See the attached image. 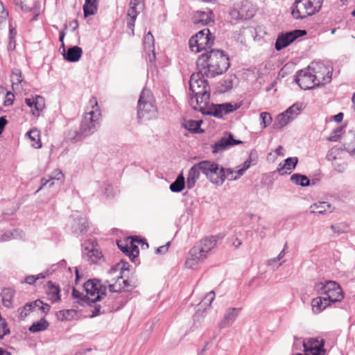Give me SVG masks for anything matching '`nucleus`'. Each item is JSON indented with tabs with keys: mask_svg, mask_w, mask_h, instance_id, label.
<instances>
[{
	"mask_svg": "<svg viewBox=\"0 0 355 355\" xmlns=\"http://www.w3.org/2000/svg\"><path fill=\"white\" fill-rule=\"evenodd\" d=\"M230 58L225 51L211 49L198 56L196 69L207 78H214L225 73L230 67Z\"/></svg>",
	"mask_w": 355,
	"mask_h": 355,
	"instance_id": "1",
	"label": "nucleus"
},
{
	"mask_svg": "<svg viewBox=\"0 0 355 355\" xmlns=\"http://www.w3.org/2000/svg\"><path fill=\"white\" fill-rule=\"evenodd\" d=\"M224 168L215 162L202 160L193 165L188 172L187 187L192 189L200 178V173L212 184L220 186L225 182Z\"/></svg>",
	"mask_w": 355,
	"mask_h": 355,
	"instance_id": "2",
	"label": "nucleus"
},
{
	"mask_svg": "<svg viewBox=\"0 0 355 355\" xmlns=\"http://www.w3.org/2000/svg\"><path fill=\"white\" fill-rule=\"evenodd\" d=\"M332 71L323 63L318 62L299 71L295 82L302 89H311L317 86L325 85L331 80Z\"/></svg>",
	"mask_w": 355,
	"mask_h": 355,
	"instance_id": "3",
	"label": "nucleus"
},
{
	"mask_svg": "<svg viewBox=\"0 0 355 355\" xmlns=\"http://www.w3.org/2000/svg\"><path fill=\"white\" fill-rule=\"evenodd\" d=\"M220 235L206 236L193 246L189 250V258L185 261L188 268H194L198 263L202 262L208 256V253L216 247Z\"/></svg>",
	"mask_w": 355,
	"mask_h": 355,
	"instance_id": "4",
	"label": "nucleus"
},
{
	"mask_svg": "<svg viewBox=\"0 0 355 355\" xmlns=\"http://www.w3.org/2000/svg\"><path fill=\"white\" fill-rule=\"evenodd\" d=\"M207 77L200 70L193 73L189 80V89L192 92L198 105L206 106L210 98V88Z\"/></svg>",
	"mask_w": 355,
	"mask_h": 355,
	"instance_id": "5",
	"label": "nucleus"
},
{
	"mask_svg": "<svg viewBox=\"0 0 355 355\" xmlns=\"http://www.w3.org/2000/svg\"><path fill=\"white\" fill-rule=\"evenodd\" d=\"M157 108L150 89L144 88L137 103V117L140 121L150 120L157 115Z\"/></svg>",
	"mask_w": 355,
	"mask_h": 355,
	"instance_id": "6",
	"label": "nucleus"
},
{
	"mask_svg": "<svg viewBox=\"0 0 355 355\" xmlns=\"http://www.w3.org/2000/svg\"><path fill=\"white\" fill-rule=\"evenodd\" d=\"M323 0H295L292 5L291 15L295 19H303L318 12Z\"/></svg>",
	"mask_w": 355,
	"mask_h": 355,
	"instance_id": "7",
	"label": "nucleus"
},
{
	"mask_svg": "<svg viewBox=\"0 0 355 355\" xmlns=\"http://www.w3.org/2000/svg\"><path fill=\"white\" fill-rule=\"evenodd\" d=\"M315 288L318 293L323 295L330 304L341 302L344 298L342 288L335 281L325 280L317 283Z\"/></svg>",
	"mask_w": 355,
	"mask_h": 355,
	"instance_id": "8",
	"label": "nucleus"
},
{
	"mask_svg": "<svg viewBox=\"0 0 355 355\" xmlns=\"http://www.w3.org/2000/svg\"><path fill=\"white\" fill-rule=\"evenodd\" d=\"M215 37L211 33L209 28H204L198 32L194 36H192L189 42V48L191 51L200 53L204 51V53L212 49Z\"/></svg>",
	"mask_w": 355,
	"mask_h": 355,
	"instance_id": "9",
	"label": "nucleus"
},
{
	"mask_svg": "<svg viewBox=\"0 0 355 355\" xmlns=\"http://www.w3.org/2000/svg\"><path fill=\"white\" fill-rule=\"evenodd\" d=\"M92 110L86 112L81 121L79 128L82 135L85 138L96 131V125L100 113L97 111L98 102L96 98H93L90 101Z\"/></svg>",
	"mask_w": 355,
	"mask_h": 355,
	"instance_id": "10",
	"label": "nucleus"
},
{
	"mask_svg": "<svg viewBox=\"0 0 355 355\" xmlns=\"http://www.w3.org/2000/svg\"><path fill=\"white\" fill-rule=\"evenodd\" d=\"M306 34L305 30H294L279 34L275 42V47L277 51H281L293 42L297 38Z\"/></svg>",
	"mask_w": 355,
	"mask_h": 355,
	"instance_id": "11",
	"label": "nucleus"
},
{
	"mask_svg": "<svg viewBox=\"0 0 355 355\" xmlns=\"http://www.w3.org/2000/svg\"><path fill=\"white\" fill-rule=\"evenodd\" d=\"M69 225L71 232L76 235L85 234L89 228V224L86 217L78 211L71 215Z\"/></svg>",
	"mask_w": 355,
	"mask_h": 355,
	"instance_id": "12",
	"label": "nucleus"
},
{
	"mask_svg": "<svg viewBox=\"0 0 355 355\" xmlns=\"http://www.w3.org/2000/svg\"><path fill=\"white\" fill-rule=\"evenodd\" d=\"M240 107V103H225L213 104L209 111L207 112V114L218 119H223L224 116L236 111Z\"/></svg>",
	"mask_w": 355,
	"mask_h": 355,
	"instance_id": "13",
	"label": "nucleus"
},
{
	"mask_svg": "<svg viewBox=\"0 0 355 355\" xmlns=\"http://www.w3.org/2000/svg\"><path fill=\"white\" fill-rule=\"evenodd\" d=\"M242 143V141L235 139L232 133L226 132L223 137L211 146L212 153L214 154L220 153Z\"/></svg>",
	"mask_w": 355,
	"mask_h": 355,
	"instance_id": "14",
	"label": "nucleus"
},
{
	"mask_svg": "<svg viewBox=\"0 0 355 355\" xmlns=\"http://www.w3.org/2000/svg\"><path fill=\"white\" fill-rule=\"evenodd\" d=\"M304 352L307 355H324V340L315 338L303 341Z\"/></svg>",
	"mask_w": 355,
	"mask_h": 355,
	"instance_id": "15",
	"label": "nucleus"
},
{
	"mask_svg": "<svg viewBox=\"0 0 355 355\" xmlns=\"http://www.w3.org/2000/svg\"><path fill=\"white\" fill-rule=\"evenodd\" d=\"M83 257L90 263H97L103 257L102 252L95 248L94 244L90 241H86L82 245Z\"/></svg>",
	"mask_w": 355,
	"mask_h": 355,
	"instance_id": "16",
	"label": "nucleus"
},
{
	"mask_svg": "<svg viewBox=\"0 0 355 355\" xmlns=\"http://www.w3.org/2000/svg\"><path fill=\"white\" fill-rule=\"evenodd\" d=\"M119 308L115 306L112 299L108 298L107 301L104 302L103 306L101 304H95L94 310L92 311L90 318H94L101 314H105L116 311Z\"/></svg>",
	"mask_w": 355,
	"mask_h": 355,
	"instance_id": "17",
	"label": "nucleus"
},
{
	"mask_svg": "<svg viewBox=\"0 0 355 355\" xmlns=\"http://www.w3.org/2000/svg\"><path fill=\"white\" fill-rule=\"evenodd\" d=\"M155 40L151 32H148L144 39V47L146 53H148V58L150 62L155 61Z\"/></svg>",
	"mask_w": 355,
	"mask_h": 355,
	"instance_id": "18",
	"label": "nucleus"
},
{
	"mask_svg": "<svg viewBox=\"0 0 355 355\" xmlns=\"http://www.w3.org/2000/svg\"><path fill=\"white\" fill-rule=\"evenodd\" d=\"M241 309L239 308H230L227 312L225 314L223 320L218 324L220 329H224L231 326L233 322L236 320Z\"/></svg>",
	"mask_w": 355,
	"mask_h": 355,
	"instance_id": "19",
	"label": "nucleus"
},
{
	"mask_svg": "<svg viewBox=\"0 0 355 355\" xmlns=\"http://www.w3.org/2000/svg\"><path fill=\"white\" fill-rule=\"evenodd\" d=\"M212 15L213 12L210 10L207 11H197L193 17V22L195 24L207 25L213 21Z\"/></svg>",
	"mask_w": 355,
	"mask_h": 355,
	"instance_id": "20",
	"label": "nucleus"
},
{
	"mask_svg": "<svg viewBox=\"0 0 355 355\" xmlns=\"http://www.w3.org/2000/svg\"><path fill=\"white\" fill-rule=\"evenodd\" d=\"M82 54V49L78 46H73L69 47L67 51L63 53V57L64 60L68 62H76L80 59Z\"/></svg>",
	"mask_w": 355,
	"mask_h": 355,
	"instance_id": "21",
	"label": "nucleus"
},
{
	"mask_svg": "<svg viewBox=\"0 0 355 355\" xmlns=\"http://www.w3.org/2000/svg\"><path fill=\"white\" fill-rule=\"evenodd\" d=\"M46 294L52 303L58 302L60 300V289L58 285H55L51 281L46 284Z\"/></svg>",
	"mask_w": 355,
	"mask_h": 355,
	"instance_id": "22",
	"label": "nucleus"
},
{
	"mask_svg": "<svg viewBox=\"0 0 355 355\" xmlns=\"http://www.w3.org/2000/svg\"><path fill=\"white\" fill-rule=\"evenodd\" d=\"M331 304L322 295L315 297L311 301L312 310L315 313H319L325 309Z\"/></svg>",
	"mask_w": 355,
	"mask_h": 355,
	"instance_id": "23",
	"label": "nucleus"
},
{
	"mask_svg": "<svg viewBox=\"0 0 355 355\" xmlns=\"http://www.w3.org/2000/svg\"><path fill=\"white\" fill-rule=\"evenodd\" d=\"M311 207H314L315 209H318V211H311V213L317 214L318 215H324L327 213H332L334 209V207H333L330 203L324 201L315 202Z\"/></svg>",
	"mask_w": 355,
	"mask_h": 355,
	"instance_id": "24",
	"label": "nucleus"
},
{
	"mask_svg": "<svg viewBox=\"0 0 355 355\" xmlns=\"http://www.w3.org/2000/svg\"><path fill=\"white\" fill-rule=\"evenodd\" d=\"M15 294V290L12 288H4L1 292L2 302L7 308L12 307V298Z\"/></svg>",
	"mask_w": 355,
	"mask_h": 355,
	"instance_id": "25",
	"label": "nucleus"
},
{
	"mask_svg": "<svg viewBox=\"0 0 355 355\" xmlns=\"http://www.w3.org/2000/svg\"><path fill=\"white\" fill-rule=\"evenodd\" d=\"M298 163V158L297 157H288L284 160V164L282 165L279 164L277 171L280 175H284L282 172L284 169L292 171L294 170Z\"/></svg>",
	"mask_w": 355,
	"mask_h": 355,
	"instance_id": "26",
	"label": "nucleus"
},
{
	"mask_svg": "<svg viewBox=\"0 0 355 355\" xmlns=\"http://www.w3.org/2000/svg\"><path fill=\"white\" fill-rule=\"evenodd\" d=\"M202 123V120H188L182 123V127L192 133H200L203 132L200 128Z\"/></svg>",
	"mask_w": 355,
	"mask_h": 355,
	"instance_id": "27",
	"label": "nucleus"
},
{
	"mask_svg": "<svg viewBox=\"0 0 355 355\" xmlns=\"http://www.w3.org/2000/svg\"><path fill=\"white\" fill-rule=\"evenodd\" d=\"M185 185V178L182 173H180L175 180L170 184L169 189L173 193H180L184 189Z\"/></svg>",
	"mask_w": 355,
	"mask_h": 355,
	"instance_id": "28",
	"label": "nucleus"
},
{
	"mask_svg": "<svg viewBox=\"0 0 355 355\" xmlns=\"http://www.w3.org/2000/svg\"><path fill=\"white\" fill-rule=\"evenodd\" d=\"M98 0H85L83 5V12L85 17L93 15L97 12Z\"/></svg>",
	"mask_w": 355,
	"mask_h": 355,
	"instance_id": "29",
	"label": "nucleus"
},
{
	"mask_svg": "<svg viewBox=\"0 0 355 355\" xmlns=\"http://www.w3.org/2000/svg\"><path fill=\"white\" fill-rule=\"evenodd\" d=\"M100 283V279H93L87 280L83 285L84 289L87 295L94 296L97 294V288Z\"/></svg>",
	"mask_w": 355,
	"mask_h": 355,
	"instance_id": "30",
	"label": "nucleus"
},
{
	"mask_svg": "<svg viewBox=\"0 0 355 355\" xmlns=\"http://www.w3.org/2000/svg\"><path fill=\"white\" fill-rule=\"evenodd\" d=\"M293 119V116L286 114H285V112H284L277 116L274 125L276 128L281 129L286 126Z\"/></svg>",
	"mask_w": 355,
	"mask_h": 355,
	"instance_id": "31",
	"label": "nucleus"
},
{
	"mask_svg": "<svg viewBox=\"0 0 355 355\" xmlns=\"http://www.w3.org/2000/svg\"><path fill=\"white\" fill-rule=\"evenodd\" d=\"M72 296L73 298L78 300V303L81 306H85L86 304L92 306L93 304L91 302V300H92V298H90L87 295H85L75 288L72 290Z\"/></svg>",
	"mask_w": 355,
	"mask_h": 355,
	"instance_id": "32",
	"label": "nucleus"
},
{
	"mask_svg": "<svg viewBox=\"0 0 355 355\" xmlns=\"http://www.w3.org/2000/svg\"><path fill=\"white\" fill-rule=\"evenodd\" d=\"M26 135L32 141V146L35 148H40L42 147V142L40 138V132L36 129H31L26 132Z\"/></svg>",
	"mask_w": 355,
	"mask_h": 355,
	"instance_id": "33",
	"label": "nucleus"
},
{
	"mask_svg": "<svg viewBox=\"0 0 355 355\" xmlns=\"http://www.w3.org/2000/svg\"><path fill=\"white\" fill-rule=\"evenodd\" d=\"M67 141H70L71 143H76L85 139V137L82 135L81 132L79 129L74 128L70 129L65 137Z\"/></svg>",
	"mask_w": 355,
	"mask_h": 355,
	"instance_id": "34",
	"label": "nucleus"
},
{
	"mask_svg": "<svg viewBox=\"0 0 355 355\" xmlns=\"http://www.w3.org/2000/svg\"><path fill=\"white\" fill-rule=\"evenodd\" d=\"M291 181L296 185L307 187L310 184V180L305 175L294 173L291 177Z\"/></svg>",
	"mask_w": 355,
	"mask_h": 355,
	"instance_id": "35",
	"label": "nucleus"
},
{
	"mask_svg": "<svg viewBox=\"0 0 355 355\" xmlns=\"http://www.w3.org/2000/svg\"><path fill=\"white\" fill-rule=\"evenodd\" d=\"M49 326V323L44 318H43L39 321L33 322V324L29 327L28 330L32 333H37L46 330Z\"/></svg>",
	"mask_w": 355,
	"mask_h": 355,
	"instance_id": "36",
	"label": "nucleus"
},
{
	"mask_svg": "<svg viewBox=\"0 0 355 355\" xmlns=\"http://www.w3.org/2000/svg\"><path fill=\"white\" fill-rule=\"evenodd\" d=\"M132 239V241L130 243V247H129V252L128 254V256L130 257V259L133 261L139 253V250L137 245L134 244V242L140 243L141 242V239H138L136 237H130Z\"/></svg>",
	"mask_w": 355,
	"mask_h": 355,
	"instance_id": "37",
	"label": "nucleus"
},
{
	"mask_svg": "<svg viewBox=\"0 0 355 355\" xmlns=\"http://www.w3.org/2000/svg\"><path fill=\"white\" fill-rule=\"evenodd\" d=\"M44 107V98L41 96L37 95L35 97L34 109L32 110L33 115L39 116L40 112L42 111Z\"/></svg>",
	"mask_w": 355,
	"mask_h": 355,
	"instance_id": "38",
	"label": "nucleus"
},
{
	"mask_svg": "<svg viewBox=\"0 0 355 355\" xmlns=\"http://www.w3.org/2000/svg\"><path fill=\"white\" fill-rule=\"evenodd\" d=\"M76 314L74 309H65L59 311L57 313V317L60 320H71Z\"/></svg>",
	"mask_w": 355,
	"mask_h": 355,
	"instance_id": "39",
	"label": "nucleus"
},
{
	"mask_svg": "<svg viewBox=\"0 0 355 355\" xmlns=\"http://www.w3.org/2000/svg\"><path fill=\"white\" fill-rule=\"evenodd\" d=\"M257 159L258 156L256 150L251 151L248 159L242 164V167L247 171L251 166L257 164Z\"/></svg>",
	"mask_w": 355,
	"mask_h": 355,
	"instance_id": "40",
	"label": "nucleus"
},
{
	"mask_svg": "<svg viewBox=\"0 0 355 355\" xmlns=\"http://www.w3.org/2000/svg\"><path fill=\"white\" fill-rule=\"evenodd\" d=\"M123 279L122 275L117 276L116 282L114 284H109L108 288L111 293H120L123 291V287L121 281Z\"/></svg>",
	"mask_w": 355,
	"mask_h": 355,
	"instance_id": "41",
	"label": "nucleus"
},
{
	"mask_svg": "<svg viewBox=\"0 0 355 355\" xmlns=\"http://www.w3.org/2000/svg\"><path fill=\"white\" fill-rule=\"evenodd\" d=\"M331 230L337 234L346 233L349 231V226L345 223H337L331 225Z\"/></svg>",
	"mask_w": 355,
	"mask_h": 355,
	"instance_id": "42",
	"label": "nucleus"
},
{
	"mask_svg": "<svg viewBox=\"0 0 355 355\" xmlns=\"http://www.w3.org/2000/svg\"><path fill=\"white\" fill-rule=\"evenodd\" d=\"M235 78H236L235 76L234 77L230 76L226 79H224L221 82L220 91L222 92H227L230 91V89H232L233 87L234 80L235 79Z\"/></svg>",
	"mask_w": 355,
	"mask_h": 355,
	"instance_id": "43",
	"label": "nucleus"
},
{
	"mask_svg": "<svg viewBox=\"0 0 355 355\" xmlns=\"http://www.w3.org/2000/svg\"><path fill=\"white\" fill-rule=\"evenodd\" d=\"M107 287L105 285L101 284L100 282L97 288V294L95 298L91 300V302L96 304V302L101 301L102 297L106 295Z\"/></svg>",
	"mask_w": 355,
	"mask_h": 355,
	"instance_id": "44",
	"label": "nucleus"
},
{
	"mask_svg": "<svg viewBox=\"0 0 355 355\" xmlns=\"http://www.w3.org/2000/svg\"><path fill=\"white\" fill-rule=\"evenodd\" d=\"M10 80L12 83V85H19L21 84L22 82V78H21V71L19 69H14L12 71V74L10 76Z\"/></svg>",
	"mask_w": 355,
	"mask_h": 355,
	"instance_id": "45",
	"label": "nucleus"
},
{
	"mask_svg": "<svg viewBox=\"0 0 355 355\" xmlns=\"http://www.w3.org/2000/svg\"><path fill=\"white\" fill-rule=\"evenodd\" d=\"M302 109V104L301 103H295L291 107H289L285 112V114L293 116L295 118L296 116H297L300 114V112Z\"/></svg>",
	"mask_w": 355,
	"mask_h": 355,
	"instance_id": "46",
	"label": "nucleus"
},
{
	"mask_svg": "<svg viewBox=\"0 0 355 355\" xmlns=\"http://www.w3.org/2000/svg\"><path fill=\"white\" fill-rule=\"evenodd\" d=\"M49 176L52 182L55 180L58 182V184H62L64 180V174L60 169L53 171Z\"/></svg>",
	"mask_w": 355,
	"mask_h": 355,
	"instance_id": "47",
	"label": "nucleus"
},
{
	"mask_svg": "<svg viewBox=\"0 0 355 355\" xmlns=\"http://www.w3.org/2000/svg\"><path fill=\"white\" fill-rule=\"evenodd\" d=\"M129 268H130L129 263L125 261L121 260L114 267L111 268L110 272H115V271L119 270L121 273L123 271L129 270Z\"/></svg>",
	"mask_w": 355,
	"mask_h": 355,
	"instance_id": "48",
	"label": "nucleus"
},
{
	"mask_svg": "<svg viewBox=\"0 0 355 355\" xmlns=\"http://www.w3.org/2000/svg\"><path fill=\"white\" fill-rule=\"evenodd\" d=\"M32 311V304L26 303L23 307L18 309L20 318L24 319Z\"/></svg>",
	"mask_w": 355,
	"mask_h": 355,
	"instance_id": "49",
	"label": "nucleus"
},
{
	"mask_svg": "<svg viewBox=\"0 0 355 355\" xmlns=\"http://www.w3.org/2000/svg\"><path fill=\"white\" fill-rule=\"evenodd\" d=\"M260 119L261 120V125L262 128H265L272 122V117L268 112H262L260 114Z\"/></svg>",
	"mask_w": 355,
	"mask_h": 355,
	"instance_id": "50",
	"label": "nucleus"
},
{
	"mask_svg": "<svg viewBox=\"0 0 355 355\" xmlns=\"http://www.w3.org/2000/svg\"><path fill=\"white\" fill-rule=\"evenodd\" d=\"M215 298V293L214 291H210L208 293L204 299L202 300L201 304L203 306H207L209 307Z\"/></svg>",
	"mask_w": 355,
	"mask_h": 355,
	"instance_id": "51",
	"label": "nucleus"
},
{
	"mask_svg": "<svg viewBox=\"0 0 355 355\" xmlns=\"http://www.w3.org/2000/svg\"><path fill=\"white\" fill-rule=\"evenodd\" d=\"M342 128H338L335 130H334L331 135L329 136L328 137V141H337L340 137V132L342 131Z\"/></svg>",
	"mask_w": 355,
	"mask_h": 355,
	"instance_id": "52",
	"label": "nucleus"
},
{
	"mask_svg": "<svg viewBox=\"0 0 355 355\" xmlns=\"http://www.w3.org/2000/svg\"><path fill=\"white\" fill-rule=\"evenodd\" d=\"M15 238L14 232L6 231L0 235V243L8 241Z\"/></svg>",
	"mask_w": 355,
	"mask_h": 355,
	"instance_id": "53",
	"label": "nucleus"
},
{
	"mask_svg": "<svg viewBox=\"0 0 355 355\" xmlns=\"http://www.w3.org/2000/svg\"><path fill=\"white\" fill-rule=\"evenodd\" d=\"M40 182H41V186L40 187L37 189V192H38L39 191H40L42 188H44L48 183H49V187H51L52 186L54 185L55 182H52L51 181V179L50 178V176L49 175L48 178L46 177H44L41 179L40 180Z\"/></svg>",
	"mask_w": 355,
	"mask_h": 355,
	"instance_id": "54",
	"label": "nucleus"
},
{
	"mask_svg": "<svg viewBox=\"0 0 355 355\" xmlns=\"http://www.w3.org/2000/svg\"><path fill=\"white\" fill-rule=\"evenodd\" d=\"M139 12L137 10V7L133 6H130V8L128 11V17H130V19H132L133 20H136L137 16H138Z\"/></svg>",
	"mask_w": 355,
	"mask_h": 355,
	"instance_id": "55",
	"label": "nucleus"
},
{
	"mask_svg": "<svg viewBox=\"0 0 355 355\" xmlns=\"http://www.w3.org/2000/svg\"><path fill=\"white\" fill-rule=\"evenodd\" d=\"M118 248L125 253L127 256L129 252V247L125 241H117L116 242Z\"/></svg>",
	"mask_w": 355,
	"mask_h": 355,
	"instance_id": "56",
	"label": "nucleus"
},
{
	"mask_svg": "<svg viewBox=\"0 0 355 355\" xmlns=\"http://www.w3.org/2000/svg\"><path fill=\"white\" fill-rule=\"evenodd\" d=\"M13 102H14V94L10 92H7L6 98L3 103L4 105L5 106L11 105H12Z\"/></svg>",
	"mask_w": 355,
	"mask_h": 355,
	"instance_id": "57",
	"label": "nucleus"
},
{
	"mask_svg": "<svg viewBox=\"0 0 355 355\" xmlns=\"http://www.w3.org/2000/svg\"><path fill=\"white\" fill-rule=\"evenodd\" d=\"M352 137L351 142L347 144V149L350 153L355 154V132L352 134Z\"/></svg>",
	"mask_w": 355,
	"mask_h": 355,
	"instance_id": "58",
	"label": "nucleus"
},
{
	"mask_svg": "<svg viewBox=\"0 0 355 355\" xmlns=\"http://www.w3.org/2000/svg\"><path fill=\"white\" fill-rule=\"evenodd\" d=\"M16 49V40L14 37H8L7 49L8 51H13Z\"/></svg>",
	"mask_w": 355,
	"mask_h": 355,
	"instance_id": "59",
	"label": "nucleus"
},
{
	"mask_svg": "<svg viewBox=\"0 0 355 355\" xmlns=\"http://www.w3.org/2000/svg\"><path fill=\"white\" fill-rule=\"evenodd\" d=\"M170 244H171V243L168 242L166 245L159 246V248H157L156 249V253L157 254H165L168 251Z\"/></svg>",
	"mask_w": 355,
	"mask_h": 355,
	"instance_id": "60",
	"label": "nucleus"
},
{
	"mask_svg": "<svg viewBox=\"0 0 355 355\" xmlns=\"http://www.w3.org/2000/svg\"><path fill=\"white\" fill-rule=\"evenodd\" d=\"M0 3L1 5V11L0 12V24L3 22V21L6 20L8 12L4 9L2 2L0 1Z\"/></svg>",
	"mask_w": 355,
	"mask_h": 355,
	"instance_id": "61",
	"label": "nucleus"
},
{
	"mask_svg": "<svg viewBox=\"0 0 355 355\" xmlns=\"http://www.w3.org/2000/svg\"><path fill=\"white\" fill-rule=\"evenodd\" d=\"M37 280V278L35 275H28L24 279V283L29 285H33Z\"/></svg>",
	"mask_w": 355,
	"mask_h": 355,
	"instance_id": "62",
	"label": "nucleus"
},
{
	"mask_svg": "<svg viewBox=\"0 0 355 355\" xmlns=\"http://www.w3.org/2000/svg\"><path fill=\"white\" fill-rule=\"evenodd\" d=\"M245 171H246V170L241 166V168H240L237 171H235V173L237 174V175L232 176L230 178V180H237L241 176H242Z\"/></svg>",
	"mask_w": 355,
	"mask_h": 355,
	"instance_id": "63",
	"label": "nucleus"
},
{
	"mask_svg": "<svg viewBox=\"0 0 355 355\" xmlns=\"http://www.w3.org/2000/svg\"><path fill=\"white\" fill-rule=\"evenodd\" d=\"M235 173V171L232 169V168H224V176H225V180L226 178H228L230 180V178L232 177V176H234V173Z\"/></svg>",
	"mask_w": 355,
	"mask_h": 355,
	"instance_id": "64",
	"label": "nucleus"
}]
</instances>
